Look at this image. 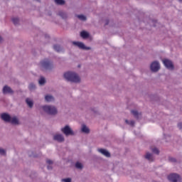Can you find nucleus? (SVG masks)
<instances>
[{
    "label": "nucleus",
    "instance_id": "nucleus-3",
    "mask_svg": "<svg viewBox=\"0 0 182 182\" xmlns=\"http://www.w3.org/2000/svg\"><path fill=\"white\" fill-rule=\"evenodd\" d=\"M40 65L42 69H52L53 68V64L48 59L42 60Z\"/></svg>",
    "mask_w": 182,
    "mask_h": 182
},
{
    "label": "nucleus",
    "instance_id": "nucleus-21",
    "mask_svg": "<svg viewBox=\"0 0 182 182\" xmlns=\"http://www.w3.org/2000/svg\"><path fill=\"white\" fill-rule=\"evenodd\" d=\"M38 83L41 85V86H42L46 83V80H45V77H41L40 80H38Z\"/></svg>",
    "mask_w": 182,
    "mask_h": 182
},
{
    "label": "nucleus",
    "instance_id": "nucleus-22",
    "mask_svg": "<svg viewBox=\"0 0 182 182\" xmlns=\"http://www.w3.org/2000/svg\"><path fill=\"white\" fill-rule=\"evenodd\" d=\"M53 48L56 50V52H62V47L59 45H54Z\"/></svg>",
    "mask_w": 182,
    "mask_h": 182
},
{
    "label": "nucleus",
    "instance_id": "nucleus-30",
    "mask_svg": "<svg viewBox=\"0 0 182 182\" xmlns=\"http://www.w3.org/2000/svg\"><path fill=\"white\" fill-rule=\"evenodd\" d=\"M0 154L1 156H5L6 154V151L0 148Z\"/></svg>",
    "mask_w": 182,
    "mask_h": 182
},
{
    "label": "nucleus",
    "instance_id": "nucleus-35",
    "mask_svg": "<svg viewBox=\"0 0 182 182\" xmlns=\"http://www.w3.org/2000/svg\"><path fill=\"white\" fill-rule=\"evenodd\" d=\"M51 168H52V167L48 166V170H50Z\"/></svg>",
    "mask_w": 182,
    "mask_h": 182
},
{
    "label": "nucleus",
    "instance_id": "nucleus-37",
    "mask_svg": "<svg viewBox=\"0 0 182 182\" xmlns=\"http://www.w3.org/2000/svg\"><path fill=\"white\" fill-rule=\"evenodd\" d=\"M46 38H49V36H46Z\"/></svg>",
    "mask_w": 182,
    "mask_h": 182
},
{
    "label": "nucleus",
    "instance_id": "nucleus-14",
    "mask_svg": "<svg viewBox=\"0 0 182 182\" xmlns=\"http://www.w3.org/2000/svg\"><path fill=\"white\" fill-rule=\"evenodd\" d=\"M145 159L146 160H148V161H154V156L153 155V154L147 152L145 154Z\"/></svg>",
    "mask_w": 182,
    "mask_h": 182
},
{
    "label": "nucleus",
    "instance_id": "nucleus-2",
    "mask_svg": "<svg viewBox=\"0 0 182 182\" xmlns=\"http://www.w3.org/2000/svg\"><path fill=\"white\" fill-rule=\"evenodd\" d=\"M42 109L48 114L54 115L58 113V109L56 107L52 105H44L42 107Z\"/></svg>",
    "mask_w": 182,
    "mask_h": 182
},
{
    "label": "nucleus",
    "instance_id": "nucleus-11",
    "mask_svg": "<svg viewBox=\"0 0 182 182\" xmlns=\"http://www.w3.org/2000/svg\"><path fill=\"white\" fill-rule=\"evenodd\" d=\"M9 123H11V124H19V119L16 116L11 117L10 121Z\"/></svg>",
    "mask_w": 182,
    "mask_h": 182
},
{
    "label": "nucleus",
    "instance_id": "nucleus-38",
    "mask_svg": "<svg viewBox=\"0 0 182 182\" xmlns=\"http://www.w3.org/2000/svg\"><path fill=\"white\" fill-rule=\"evenodd\" d=\"M107 23H106V25H107Z\"/></svg>",
    "mask_w": 182,
    "mask_h": 182
},
{
    "label": "nucleus",
    "instance_id": "nucleus-9",
    "mask_svg": "<svg viewBox=\"0 0 182 182\" xmlns=\"http://www.w3.org/2000/svg\"><path fill=\"white\" fill-rule=\"evenodd\" d=\"M73 43L75 46L80 48V49H86L87 50H89V49H90V48L86 47V46H85V44L82 42L74 41Z\"/></svg>",
    "mask_w": 182,
    "mask_h": 182
},
{
    "label": "nucleus",
    "instance_id": "nucleus-8",
    "mask_svg": "<svg viewBox=\"0 0 182 182\" xmlns=\"http://www.w3.org/2000/svg\"><path fill=\"white\" fill-rule=\"evenodd\" d=\"M54 140L55 141H58L59 143H62V141H65V137L61 134H56L53 136Z\"/></svg>",
    "mask_w": 182,
    "mask_h": 182
},
{
    "label": "nucleus",
    "instance_id": "nucleus-31",
    "mask_svg": "<svg viewBox=\"0 0 182 182\" xmlns=\"http://www.w3.org/2000/svg\"><path fill=\"white\" fill-rule=\"evenodd\" d=\"M61 181L63 182H72V179L70 178L62 179Z\"/></svg>",
    "mask_w": 182,
    "mask_h": 182
},
{
    "label": "nucleus",
    "instance_id": "nucleus-5",
    "mask_svg": "<svg viewBox=\"0 0 182 182\" xmlns=\"http://www.w3.org/2000/svg\"><path fill=\"white\" fill-rule=\"evenodd\" d=\"M168 179L171 182H181V177L177 173H171L168 175Z\"/></svg>",
    "mask_w": 182,
    "mask_h": 182
},
{
    "label": "nucleus",
    "instance_id": "nucleus-32",
    "mask_svg": "<svg viewBox=\"0 0 182 182\" xmlns=\"http://www.w3.org/2000/svg\"><path fill=\"white\" fill-rule=\"evenodd\" d=\"M46 163L48 164H52V163H53V162L50 159H48V160L46 161Z\"/></svg>",
    "mask_w": 182,
    "mask_h": 182
},
{
    "label": "nucleus",
    "instance_id": "nucleus-20",
    "mask_svg": "<svg viewBox=\"0 0 182 182\" xmlns=\"http://www.w3.org/2000/svg\"><path fill=\"white\" fill-rule=\"evenodd\" d=\"M58 15L59 16H61L63 19H66V18H68V14L63 11H59Z\"/></svg>",
    "mask_w": 182,
    "mask_h": 182
},
{
    "label": "nucleus",
    "instance_id": "nucleus-10",
    "mask_svg": "<svg viewBox=\"0 0 182 182\" xmlns=\"http://www.w3.org/2000/svg\"><path fill=\"white\" fill-rule=\"evenodd\" d=\"M11 115L6 113H3L1 115V118L2 120H4V122H6V123H9V122H11Z\"/></svg>",
    "mask_w": 182,
    "mask_h": 182
},
{
    "label": "nucleus",
    "instance_id": "nucleus-1",
    "mask_svg": "<svg viewBox=\"0 0 182 182\" xmlns=\"http://www.w3.org/2000/svg\"><path fill=\"white\" fill-rule=\"evenodd\" d=\"M64 77L68 82H73L74 83H79L80 82V77L74 72L65 73Z\"/></svg>",
    "mask_w": 182,
    "mask_h": 182
},
{
    "label": "nucleus",
    "instance_id": "nucleus-18",
    "mask_svg": "<svg viewBox=\"0 0 182 182\" xmlns=\"http://www.w3.org/2000/svg\"><path fill=\"white\" fill-rule=\"evenodd\" d=\"M80 36L81 38H83V39H86L89 38V33H87V31H82L80 33Z\"/></svg>",
    "mask_w": 182,
    "mask_h": 182
},
{
    "label": "nucleus",
    "instance_id": "nucleus-23",
    "mask_svg": "<svg viewBox=\"0 0 182 182\" xmlns=\"http://www.w3.org/2000/svg\"><path fill=\"white\" fill-rule=\"evenodd\" d=\"M75 167H76V168H80V169L83 168V165L80 162H77L75 164Z\"/></svg>",
    "mask_w": 182,
    "mask_h": 182
},
{
    "label": "nucleus",
    "instance_id": "nucleus-36",
    "mask_svg": "<svg viewBox=\"0 0 182 182\" xmlns=\"http://www.w3.org/2000/svg\"><path fill=\"white\" fill-rule=\"evenodd\" d=\"M0 42H2V37L0 36Z\"/></svg>",
    "mask_w": 182,
    "mask_h": 182
},
{
    "label": "nucleus",
    "instance_id": "nucleus-29",
    "mask_svg": "<svg viewBox=\"0 0 182 182\" xmlns=\"http://www.w3.org/2000/svg\"><path fill=\"white\" fill-rule=\"evenodd\" d=\"M151 150L152 153H154L155 154H159V149H157V148L156 147L151 148Z\"/></svg>",
    "mask_w": 182,
    "mask_h": 182
},
{
    "label": "nucleus",
    "instance_id": "nucleus-4",
    "mask_svg": "<svg viewBox=\"0 0 182 182\" xmlns=\"http://www.w3.org/2000/svg\"><path fill=\"white\" fill-rule=\"evenodd\" d=\"M61 132L65 136H75V132L69 127V125H66L65 127L61 128Z\"/></svg>",
    "mask_w": 182,
    "mask_h": 182
},
{
    "label": "nucleus",
    "instance_id": "nucleus-13",
    "mask_svg": "<svg viewBox=\"0 0 182 182\" xmlns=\"http://www.w3.org/2000/svg\"><path fill=\"white\" fill-rule=\"evenodd\" d=\"M3 93L4 95H6L8 93H14V91L12 90V89L10 87L6 85L3 88Z\"/></svg>",
    "mask_w": 182,
    "mask_h": 182
},
{
    "label": "nucleus",
    "instance_id": "nucleus-25",
    "mask_svg": "<svg viewBox=\"0 0 182 182\" xmlns=\"http://www.w3.org/2000/svg\"><path fill=\"white\" fill-rule=\"evenodd\" d=\"M55 4L58 5H63L65 4L64 0H55Z\"/></svg>",
    "mask_w": 182,
    "mask_h": 182
},
{
    "label": "nucleus",
    "instance_id": "nucleus-6",
    "mask_svg": "<svg viewBox=\"0 0 182 182\" xmlns=\"http://www.w3.org/2000/svg\"><path fill=\"white\" fill-rule=\"evenodd\" d=\"M150 68L152 72H158L160 70V63L157 61H154L151 64Z\"/></svg>",
    "mask_w": 182,
    "mask_h": 182
},
{
    "label": "nucleus",
    "instance_id": "nucleus-16",
    "mask_svg": "<svg viewBox=\"0 0 182 182\" xmlns=\"http://www.w3.org/2000/svg\"><path fill=\"white\" fill-rule=\"evenodd\" d=\"M131 113L136 119H139L141 116V113L137 112V110H132Z\"/></svg>",
    "mask_w": 182,
    "mask_h": 182
},
{
    "label": "nucleus",
    "instance_id": "nucleus-15",
    "mask_svg": "<svg viewBox=\"0 0 182 182\" xmlns=\"http://www.w3.org/2000/svg\"><path fill=\"white\" fill-rule=\"evenodd\" d=\"M81 132L82 133H85V134H88V133L90 132V129H89V127H87L86 125L82 124L81 127Z\"/></svg>",
    "mask_w": 182,
    "mask_h": 182
},
{
    "label": "nucleus",
    "instance_id": "nucleus-12",
    "mask_svg": "<svg viewBox=\"0 0 182 182\" xmlns=\"http://www.w3.org/2000/svg\"><path fill=\"white\" fill-rule=\"evenodd\" d=\"M97 151H99V153H101V154H102L103 156H105V157H110V153L106 149H98Z\"/></svg>",
    "mask_w": 182,
    "mask_h": 182
},
{
    "label": "nucleus",
    "instance_id": "nucleus-17",
    "mask_svg": "<svg viewBox=\"0 0 182 182\" xmlns=\"http://www.w3.org/2000/svg\"><path fill=\"white\" fill-rule=\"evenodd\" d=\"M45 100L46 102H53V100H55V98L53 97V96L50 95H46Z\"/></svg>",
    "mask_w": 182,
    "mask_h": 182
},
{
    "label": "nucleus",
    "instance_id": "nucleus-26",
    "mask_svg": "<svg viewBox=\"0 0 182 182\" xmlns=\"http://www.w3.org/2000/svg\"><path fill=\"white\" fill-rule=\"evenodd\" d=\"M78 19H80V21H86V17L85 16V15H78L77 16Z\"/></svg>",
    "mask_w": 182,
    "mask_h": 182
},
{
    "label": "nucleus",
    "instance_id": "nucleus-19",
    "mask_svg": "<svg viewBox=\"0 0 182 182\" xmlns=\"http://www.w3.org/2000/svg\"><path fill=\"white\" fill-rule=\"evenodd\" d=\"M26 103H27V105H28V106L29 107H33V101H32V100H31L29 98H27L26 100Z\"/></svg>",
    "mask_w": 182,
    "mask_h": 182
},
{
    "label": "nucleus",
    "instance_id": "nucleus-28",
    "mask_svg": "<svg viewBox=\"0 0 182 182\" xmlns=\"http://www.w3.org/2000/svg\"><path fill=\"white\" fill-rule=\"evenodd\" d=\"M125 122H126V124H129V126H134V121L133 120H131V121L126 120Z\"/></svg>",
    "mask_w": 182,
    "mask_h": 182
},
{
    "label": "nucleus",
    "instance_id": "nucleus-33",
    "mask_svg": "<svg viewBox=\"0 0 182 182\" xmlns=\"http://www.w3.org/2000/svg\"><path fill=\"white\" fill-rule=\"evenodd\" d=\"M178 127L179 129H182V123H181V122H180V123L178 124Z\"/></svg>",
    "mask_w": 182,
    "mask_h": 182
},
{
    "label": "nucleus",
    "instance_id": "nucleus-24",
    "mask_svg": "<svg viewBox=\"0 0 182 182\" xmlns=\"http://www.w3.org/2000/svg\"><path fill=\"white\" fill-rule=\"evenodd\" d=\"M12 22L14 23V25H18L19 23V18L15 17L12 18Z\"/></svg>",
    "mask_w": 182,
    "mask_h": 182
},
{
    "label": "nucleus",
    "instance_id": "nucleus-7",
    "mask_svg": "<svg viewBox=\"0 0 182 182\" xmlns=\"http://www.w3.org/2000/svg\"><path fill=\"white\" fill-rule=\"evenodd\" d=\"M163 63L164 66L167 68V69H170L171 70H173L174 69V66L173 65V63L171 62V60L165 59L163 60Z\"/></svg>",
    "mask_w": 182,
    "mask_h": 182
},
{
    "label": "nucleus",
    "instance_id": "nucleus-27",
    "mask_svg": "<svg viewBox=\"0 0 182 182\" xmlns=\"http://www.w3.org/2000/svg\"><path fill=\"white\" fill-rule=\"evenodd\" d=\"M36 87L33 83L30 84L28 86V89H30V90H35Z\"/></svg>",
    "mask_w": 182,
    "mask_h": 182
},
{
    "label": "nucleus",
    "instance_id": "nucleus-34",
    "mask_svg": "<svg viewBox=\"0 0 182 182\" xmlns=\"http://www.w3.org/2000/svg\"><path fill=\"white\" fill-rule=\"evenodd\" d=\"M169 160L170 161H176V159L174 158H170Z\"/></svg>",
    "mask_w": 182,
    "mask_h": 182
}]
</instances>
